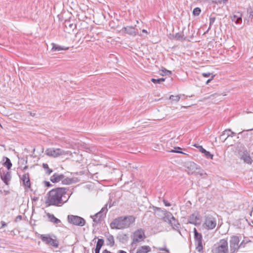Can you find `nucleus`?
<instances>
[{"label": "nucleus", "mask_w": 253, "mask_h": 253, "mask_svg": "<svg viewBox=\"0 0 253 253\" xmlns=\"http://www.w3.org/2000/svg\"><path fill=\"white\" fill-rule=\"evenodd\" d=\"M135 218L132 215L121 216L114 219L110 224L112 229H124L128 228L135 222Z\"/></svg>", "instance_id": "f03ea898"}, {"label": "nucleus", "mask_w": 253, "mask_h": 253, "mask_svg": "<svg viewBox=\"0 0 253 253\" xmlns=\"http://www.w3.org/2000/svg\"><path fill=\"white\" fill-rule=\"evenodd\" d=\"M236 134V133L233 131H232L231 130H230V131H227V132H226V136L225 137V138L224 139V141H225L226 140V139L228 137H233V136H234Z\"/></svg>", "instance_id": "a19ab883"}, {"label": "nucleus", "mask_w": 253, "mask_h": 253, "mask_svg": "<svg viewBox=\"0 0 253 253\" xmlns=\"http://www.w3.org/2000/svg\"><path fill=\"white\" fill-rule=\"evenodd\" d=\"M84 148L86 149V152L91 151L90 149L88 147H85Z\"/></svg>", "instance_id": "bf43d9fd"}, {"label": "nucleus", "mask_w": 253, "mask_h": 253, "mask_svg": "<svg viewBox=\"0 0 253 253\" xmlns=\"http://www.w3.org/2000/svg\"><path fill=\"white\" fill-rule=\"evenodd\" d=\"M211 74H212L210 72L203 73H202V76L204 77L208 78V77H210Z\"/></svg>", "instance_id": "49530a36"}, {"label": "nucleus", "mask_w": 253, "mask_h": 253, "mask_svg": "<svg viewBox=\"0 0 253 253\" xmlns=\"http://www.w3.org/2000/svg\"><path fill=\"white\" fill-rule=\"evenodd\" d=\"M0 178L3 182L7 185L9 184V181L10 180V173L9 171H7L6 173L4 172L3 174L0 173Z\"/></svg>", "instance_id": "a211bd4d"}, {"label": "nucleus", "mask_w": 253, "mask_h": 253, "mask_svg": "<svg viewBox=\"0 0 253 253\" xmlns=\"http://www.w3.org/2000/svg\"><path fill=\"white\" fill-rule=\"evenodd\" d=\"M162 212L164 215L163 219L165 222H167L169 223L172 219H174V217L170 212L166 210L162 211Z\"/></svg>", "instance_id": "f3484780"}, {"label": "nucleus", "mask_w": 253, "mask_h": 253, "mask_svg": "<svg viewBox=\"0 0 253 253\" xmlns=\"http://www.w3.org/2000/svg\"><path fill=\"white\" fill-rule=\"evenodd\" d=\"M42 166L43 169L45 170V173L46 174L49 175L52 172V169L49 168L48 165L47 164L43 163Z\"/></svg>", "instance_id": "2f4dec72"}, {"label": "nucleus", "mask_w": 253, "mask_h": 253, "mask_svg": "<svg viewBox=\"0 0 253 253\" xmlns=\"http://www.w3.org/2000/svg\"><path fill=\"white\" fill-rule=\"evenodd\" d=\"M94 253H100V252L99 251L94 250Z\"/></svg>", "instance_id": "338daca9"}, {"label": "nucleus", "mask_w": 253, "mask_h": 253, "mask_svg": "<svg viewBox=\"0 0 253 253\" xmlns=\"http://www.w3.org/2000/svg\"><path fill=\"white\" fill-rule=\"evenodd\" d=\"M187 169L189 172L194 173L196 172L197 169H199V166L193 162H190L187 164Z\"/></svg>", "instance_id": "6ab92c4d"}, {"label": "nucleus", "mask_w": 253, "mask_h": 253, "mask_svg": "<svg viewBox=\"0 0 253 253\" xmlns=\"http://www.w3.org/2000/svg\"><path fill=\"white\" fill-rule=\"evenodd\" d=\"M48 245H50L55 248H57L59 246V242L56 239H53L51 238V240H50V243Z\"/></svg>", "instance_id": "e433bc0d"}, {"label": "nucleus", "mask_w": 253, "mask_h": 253, "mask_svg": "<svg viewBox=\"0 0 253 253\" xmlns=\"http://www.w3.org/2000/svg\"><path fill=\"white\" fill-rule=\"evenodd\" d=\"M77 178L64 177L62 179V183L64 185H70L77 182Z\"/></svg>", "instance_id": "5701e85b"}, {"label": "nucleus", "mask_w": 253, "mask_h": 253, "mask_svg": "<svg viewBox=\"0 0 253 253\" xmlns=\"http://www.w3.org/2000/svg\"><path fill=\"white\" fill-rule=\"evenodd\" d=\"M146 238L144 230L142 228H139L136 230L131 236L132 242L131 245L132 246L137 243L144 241V239Z\"/></svg>", "instance_id": "20e7f679"}, {"label": "nucleus", "mask_w": 253, "mask_h": 253, "mask_svg": "<svg viewBox=\"0 0 253 253\" xmlns=\"http://www.w3.org/2000/svg\"><path fill=\"white\" fill-rule=\"evenodd\" d=\"M46 215L48 217L49 221L51 222L58 224L61 222V220L57 218H56L53 214H51L50 213H47Z\"/></svg>", "instance_id": "b1692460"}, {"label": "nucleus", "mask_w": 253, "mask_h": 253, "mask_svg": "<svg viewBox=\"0 0 253 253\" xmlns=\"http://www.w3.org/2000/svg\"><path fill=\"white\" fill-rule=\"evenodd\" d=\"M216 225V220L215 218L211 215H207L205 216L204 223L203 226L206 229L211 230L215 227Z\"/></svg>", "instance_id": "0eeeda50"}, {"label": "nucleus", "mask_w": 253, "mask_h": 253, "mask_svg": "<svg viewBox=\"0 0 253 253\" xmlns=\"http://www.w3.org/2000/svg\"><path fill=\"white\" fill-rule=\"evenodd\" d=\"M220 245L215 247L212 250V253H228V242L225 239H221L219 241Z\"/></svg>", "instance_id": "6e6552de"}, {"label": "nucleus", "mask_w": 253, "mask_h": 253, "mask_svg": "<svg viewBox=\"0 0 253 253\" xmlns=\"http://www.w3.org/2000/svg\"><path fill=\"white\" fill-rule=\"evenodd\" d=\"M107 245L113 247L115 244L114 238L113 235L109 234L107 238Z\"/></svg>", "instance_id": "7c9ffc66"}, {"label": "nucleus", "mask_w": 253, "mask_h": 253, "mask_svg": "<svg viewBox=\"0 0 253 253\" xmlns=\"http://www.w3.org/2000/svg\"><path fill=\"white\" fill-rule=\"evenodd\" d=\"M22 215H18L16 217L15 221L16 222H17V221H20V220H22Z\"/></svg>", "instance_id": "603ef678"}, {"label": "nucleus", "mask_w": 253, "mask_h": 253, "mask_svg": "<svg viewBox=\"0 0 253 253\" xmlns=\"http://www.w3.org/2000/svg\"><path fill=\"white\" fill-rule=\"evenodd\" d=\"M239 154L240 156V159L243 160L244 163L251 165L253 162V160L250 155L249 152H248L247 150L239 151Z\"/></svg>", "instance_id": "f8f14e48"}, {"label": "nucleus", "mask_w": 253, "mask_h": 253, "mask_svg": "<svg viewBox=\"0 0 253 253\" xmlns=\"http://www.w3.org/2000/svg\"><path fill=\"white\" fill-rule=\"evenodd\" d=\"M172 38L179 41H185L187 40V37L185 36L182 33H176L175 35H172Z\"/></svg>", "instance_id": "412c9836"}, {"label": "nucleus", "mask_w": 253, "mask_h": 253, "mask_svg": "<svg viewBox=\"0 0 253 253\" xmlns=\"http://www.w3.org/2000/svg\"><path fill=\"white\" fill-rule=\"evenodd\" d=\"M104 241L103 239H98L96 244L102 247L104 245Z\"/></svg>", "instance_id": "37998d69"}, {"label": "nucleus", "mask_w": 253, "mask_h": 253, "mask_svg": "<svg viewBox=\"0 0 253 253\" xmlns=\"http://www.w3.org/2000/svg\"><path fill=\"white\" fill-rule=\"evenodd\" d=\"M166 80L165 78H159V79H154L152 78L151 79V81L154 84H161L162 82H164Z\"/></svg>", "instance_id": "c9c22d12"}, {"label": "nucleus", "mask_w": 253, "mask_h": 253, "mask_svg": "<svg viewBox=\"0 0 253 253\" xmlns=\"http://www.w3.org/2000/svg\"><path fill=\"white\" fill-rule=\"evenodd\" d=\"M65 25L66 28L69 27L72 30H73L76 27L75 24L71 23L69 21H66L65 22Z\"/></svg>", "instance_id": "f704fd0d"}, {"label": "nucleus", "mask_w": 253, "mask_h": 253, "mask_svg": "<svg viewBox=\"0 0 253 253\" xmlns=\"http://www.w3.org/2000/svg\"><path fill=\"white\" fill-rule=\"evenodd\" d=\"M196 174L200 175L201 176H203V177H205L207 174L204 171V170L201 168V167L199 166V169H197L196 172H195Z\"/></svg>", "instance_id": "473e14b6"}, {"label": "nucleus", "mask_w": 253, "mask_h": 253, "mask_svg": "<svg viewBox=\"0 0 253 253\" xmlns=\"http://www.w3.org/2000/svg\"><path fill=\"white\" fill-rule=\"evenodd\" d=\"M45 154L49 157L56 158L67 153L60 148H49L46 149Z\"/></svg>", "instance_id": "1a4fd4ad"}, {"label": "nucleus", "mask_w": 253, "mask_h": 253, "mask_svg": "<svg viewBox=\"0 0 253 253\" xmlns=\"http://www.w3.org/2000/svg\"><path fill=\"white\" fill-rule=\"evenodd\" d=\"M189 220L188 221V223L198 225H200L201 223L202 216L199 211H196L189 216Z\"/></svg>", "instance_id": "9d476101"}, {"label": "nucleus", "mask_w": 253, "mask_h": 253, "mask_svg": "<svg viewBox=\"0 0 253 253\" xmlns=\"http://www.w3.org/2000/svg\"><path fill=\"white\" fill-rule=\"evenodd\" d=\"M215 20V17H210V26H212V25L214 23Z\"/></svg>", "instance_id": "c03bdc74"}, {"label": "nucleus", "mask_w": 253, "mask_h": 253, "mask_svg": "<svg viewBox=\"0 0 253 253\" xmlns=\"http://www.w3.org/2000/svg\"><path fill=\"white\" fill-rule=\"evenodd\" d=\"M69 47L64 46H61L56 43H52L51 51H60L61 50H67L69 49Z\"/></svg>", "instance_id": "aec40b11"}, {"label": "nucleus", "mask_w": 253, "mask_h": 253, "mask_svg": "<svg viewBox=\"0 0 253 253\" xmlns=\"http://www.w3.org/2000/svg\"><path fill=\"white\" fill-rule=\"evenodd\" d=\"M137 31V30L136 29V26L124 27L122 29V31L125 32L126 34L133 36H135L137 35L138 32Z\"/></svg>", "instance_id": "4468645a"}, {"label": "nucleus", "mask_w": 253, "mask_h": 253, "mask_svg": "<svg viewBox=\"0 0 253 253\" xmlns=\"http://www.w3.org/2000/svg\"><path fill=\"white\" fill-rule=\"evenodd\" d=\"M107 204L104 207H103L101 211L95 213L94 215H91L90 217L93 219L92 226L93 227L96 226L97 224L100 223L102 219L105 217L106 213L107 211Z\"/></svg>", "instance_id": "7ed1b4c3"}, {"label": "nucleus", "mask_w": 253, "mask_h": 253, "mask_svg": "<svg viewBox=\"0 0 253 253\" xmlns=\"http://www.w3.org/2000/svg\"><path fill=\"white\" fill-rule=\"evenodd\" d=\"M158 250L161 251H165L168 253L169 252V249H168L166 248H158Z\"/></svg>", "instance_id": "3c124183"}, {"label": "nucleus", "mask_w": 253, "mask_h": 253, "mask_svg": "<svg viewBox=\"0 0 253 253\" xmlns=\"http://www.w3.org/2000/svg\"><path fill=\"white\" fill-rule=\"evenodd\" d=\"M20 180L23 182V185L25 188H31V182L30 179V174L28 172L24 174L22 176L19 175Z\"/></svg>", "instance_id": "ddd939ff"}, {"label": "nucleus", "mask_w": 253, "mask_h": 253, "mask_svg": "<svg viewBox=\"0 0 253 253\" xmlns=\"http://www.w3.org/2000/svg\"><path fill=\"white\" fill-rule=\"evenodd\" d=\"M1 228H3L7 225V224L4 221H1Z\"/></svg>", "instance_id": "6e6d98bb"}, {"label": "nucleus", "mask_w": 253, "mask_h": 253, "mask_svg": "<svg viewBox=\"0 0 253 253\" xmlns=\"http://www.w3.org/2000/svg\"><path fill=\"white\" fill-rule=\"evenodd\" d=\"M211 26H210V25L209 24V27L208 28V29L207 30V31L205 33V34H206L207 33H208V32L209 31V30L211 29Z\"/></svg>", "instance_id": "052dcab7"}, {"label": "nucleus", "mask_w": 253, "mask_h": 253, "mask_svg": "<svg viewBox=\"0 0 253 253\" xmlns=\"http://www.w3.org/2000/svg\"><path fill=\"white\" fill-rule=\"evenodd\" d=\"M227 131H230V129H226L221 134L220 136V138L221 139H222L223 140V141L224 142V139L225 138L224 137V135L226 134V132H227Z\"/></svg>", "instance_id": "79ce46f5"}, {"label": "nucleus", "mask_w": 253, "mask_h": 253, "mask_svg": "<svg viewBox=\"0 0 253 253\" xmlns=\"http://www.w3.org/2000/svg\"><path fill=\"white\" fill-rule=\"evenodd\" d=\"M156 209L158 211H162V210L160 208H156Z\"/></svg>", "instance_id": "0e129e2a"}, {"label": "nucleus", "mask_w": 253, "mask_h": 253, "mask_svg": "<svg viewBox=\"0 0 253 253\" xmlns=\"http://www.w3.org/2000/svg\"><path fill=\"white\" fill-rule=\"evenodd\" d=\"M39 197H34L33 198H32V202H36L38 200Z\"/></svg>", "instance_id": "4d7b16f0"}, {"label": "nucleus", "mask_w": 253, "mask_h": 253, "mask_svg": "<svg viewBox=\"0 0 253 253\" xmlns=\"http://www.w3.org/2000/svg\"><path fill=\"white\" fill-rule=\"evenodd\" d=\"M198 149L201 153L205 154V156L207 158L210 159L211 160L213 159V155L211 154L209 151H208L205 149H204L202 146H198Z\"/></svg>", "instance_id": "4be33fe9"}, {"label": "nucleus", "mask_w": 253, "mask_h": 253, "mask_svg": "<svg viewBox=\"0 0 253 253\" xmlns=\"http://www.w3.org/2000/svg\"><path fill=\"white\" fill-rule=\"evenodd\" d=\"M245 246V243L244 242V241H243L240 245H239V248L242 247H244Z\"/></svg>", "instance_id": "5fc2aeb1"}, {"label": "nucleus", "mask_w": 253, "mask_h": 253, "mask_svg": "<svg viewBox=\"0 0 253 253\" xmlns=\"http://www.w3.org/2000/svg\"><path fill=\"white\" fill-rule=\"evenodd\" d=\"M215 76V75H212L211 78L206 81V84H208L209 83H210L211 81H212L214 79Z\"/></svg>", "instance_id": "de8ad7c7"}, {"label": "nucleus", "mask_w": 253, "mask_h": 253, "mask_svg": "<svg viewBox=\"0 0 253 253\" xmlns=\"http://www.w3.org/2000/svg\"><path fill=\"white\" fill-rule=\"evenodd\" d=\"M193 146L194 147H195L196 148H198V147L200 145H199L198 144H194Z\"/></svg>", "instance_id": "69168bd1"}, {"label": "nucleus", "mask_w": 253, "mask_h": 253, "mask_svg": "<svg viewBox=\"0 0 253 253\" xmlns=\"http://www.w3.org/2000/svg\"><path fill=\"white\" fill-rule=\"evenodd\" d=\"M102 253H112L109 251H108L107 250L105 249L103 252Z\"/></svg>", "instance_id": "13d9d810"}, {"label": "nucleus", "mask_w": 253, "mask_h": 253, "mask_svg": "<svg viewBox=\"0 0 253 253\" xmlns=\"http://www.w3.org/2000/svg\"><path fill=\"white\" fill-rule=\"evenodd\" d=\"M151 250L149 246H143L140 247L137 251L136 253H148Z\"/></svg>", "instance_id": "bb28decb"}, {"label": "nucleus", "mask_w": 253, "mask_h": 253, "mask_svg": "<svg viewBox=\"0 0 253 253\" xmlns=\"http://www.w3.org/2000/svg\"><path fill=\"white\" fill-rule=\"evenodd\" d=\"M169 224L171 226L173 230L177 231L180 235H181L180 231L181 225L175 217L174 219H172L170 223Z\"/></svg>", "instance_id": "dca6fc26"}, {"label": "nucleus", "mask_w": 253, "mask_h": 253, "mask_svg": "<svg viewBox=\"0 0 253 253\" xmlns=\"http://www.w3.org/2000/svg\"><path fill=\"white\" fill-rule=\"evenodd\" d=\"M44 183L46 187H49L52 186V184L49 181H44Z\"/></svg>", "instance_id": "8fccbe9b"}, {"label": "nucleus", "mask_w": 253, "mask_h": 253, "mask_svg": "<svg viewBox=\"0 0 253 253\" xmlns=\"http://www.w3.org/2000/svg\"><path fill=\"white\" fill-rule=\"evenodd\" d=\"M119 253H127L124 251L120 250L119 251Z\"/></svg>", "instance_id": "680f3d73"}, {"label": "nucleus", "mask_w": 253, "mask_h": 253, "mask_svg": "<svg viewBox=\"0 0 253 253\" xmlns=\"http://www.w3.org/2000/svg\"><path fill=\"white\" fill-rule=\"evenodd\" d=\"M228 0H222V2L224 3H226V2L228 1Z\"/></svg>", "instance_id": "774afa93"}, {"label": "nucleus", "mask_w": 253, "mask_h": 253, "mask_svg": "<svg viewBox=\"0 0 253 253\" xmlns=\"http://www.w3.org/2000/svg\"><path fill=\"white\" fill-rule=\"evenodd\" d=\"M101 247H101L100 246L96 244L95 248L94 250H97V251H99L100 252V250L101 249Z\"/></svg>", "instance_id": "864d4df0"}, {"label": "nucleus", "mask_w": 253, "mask_h": 253, "mask_svg": "<svg viewBox=\"0 0 253 253\" xmlns=\"http://www.w3.org/2000/svg\"><path fill=\"white\" fill-rule=\"evenodd\" d=\"M247 13L249 14V18L252 19L253 18V8L251 6H249L247 9Z\"/></svg>", "instance_id": "4c0bfd02"}, {"label": "nucleus", "mask_w": 253, "mask_h": 253, "mask_svg": "<svg viewBox=\"0 0 253 253\" xmlns=\"http://www.w3.org/2000/svg\"><path fill=\"white\" fill-rule=\"evenodd\" d=\"M28 168V167L27 166H25L23 168V170H26Z\"/></svg>", "instance_id": "e2e57ef3"}, {"label": "nucleus", "mask_w": 253, "mask_h": 253, "mask_svg": "<svg viewBox=\"0 0 253 253\" xmlns=\"http://www.w3.org/2000/svg\"><path fill=\"white\" fill-rule=\"evenodd\" d=\"M67 220L70 224L81 227L85 225L86 223V221L84 218L78 215H68Z\"/></svg>", "instance_id": "423d86ee"}, {"label": "nucleus", "mask_w": 253, "mask_h": 253, "mask_svg": "<svg viewBox=\"0 0 253 253\" xmlns=\"http://www.w3.org/2000/svg\"><path fill=\"white\" fill-rule=\"evenodd\" d=\"M193 232L196 249L199 253H203V247L202 245V235L201 233H200L197 231L196 228H194Z\"/></svg>", "instance_id": "39448f33"}, {"label": "nucleus", "mask_w": 253, "mask_h": 253, "mask_svg": "<svg viewBox=\"0 0 253 253\" xmlns=\"http://www.w3.org/2000/svg\"><path fill=\"white\" fill-rule=\"evenodd\" d=\"M68 190V187H57L52 189L47 194L48 196L45 203L48 206L61 207L68 201L70 198V196H68L66 200H64Z\"/></svg>", "instance_id": "f257e3e1"}, {"label": "nucleus", "mask_w": 253, "mask_h": 253, "mask_svg": "<svg viewBox=\"0 0 253 253\" xmlns=\"http://www.w3.org/2000/svg\"><path fill=\"white\" fill-rule=\"evenodd\" d=\"M240 242L239 237L232 236L230 240V248L231 253L237 252L239 249V243Z\"/></svg>", "instance_id": "9b49d317"}, {"label": "nucleus", "mask_w": 253, "mask_h": 253, "mask_svg": "<svg viewBox=\"0 0 253 253\" xmlns=\"http://www.w3.org/2000/svg\"><path fill=\"white\" fill-rule=\"evenodd\" d=\"M182 148L179 147H175L173 149H171L170 150H169L168 152L170 153H179V154H185V153L182 152L181 151Z\"/></svg>", "instance_id": "72a5a7b5"}, {"label": "nucleus", "mask_w": 253, "mask_h": 253, "mask_svg": "<svg viewBox=\"0 0 253 253\" xmlns=\"http://www.w3.org/2000/svg\"><path fill=\"white\" fill-rule=\"evenodd\" d=\"M163 202L164 204H165V205L167 207H169L171 206L170 203H169L167 200H166L165 199H163Z\"/></svg>", "instance_id": "a18cd8bd"}, {"label": "nucleus", "mask_w": 253, "mask_h": 253, "mask_svg": "<svg viewBox=\"0 0 253 253\" xmlns=\"http://www.w3.org/2000/svg\"><path fill=\"white\" fill-rule=\"evenodd\" d=\"M212 2L215 4H221L222 2V0H214L212 1Z\"/></svg>", "instance_id": "09e8293b"}, {"label": "nucleus", "mask_w": 253, "mask_h": 253, "mask_svg": "<svg viewBox=\"0 0 253 253\" xmlns=\"http://www.w3.org/2000/svg\"><path fill=\"white\" fill-rule=\"evenodd\" d=\"M180 98V97L179 95H176V96H174V95H170L169 97V99L172 101H175V102H177L179 100Z\"/></svg>", "instance_id": "ea45409f"}, {"label": "nucleus", "mask_w": 253, "mask_h": 253, "mask_svg": "<svg viewBox=\"0 0 253 253\" xmlns=\"http://www.w3.org/2000/svg\"><path fill=\"white\" fill-rule=\"evenodd\" d=\"M38 236L40 237L43 242L48 245L50 243V240H51V237L49 234H39Z\"/></svg>", "instance_id": "393cba45"}, {"label": "nucleus", "mask_w": 253, "mask_h": 253, "mask_svg": "<svg viewBox=\"0 0 253 253\" xmlns=\"http://www.w3.org/2000/svg\"><path fill=\"white\" fill-rule=\"evenodd\" d=\"M5 160V162L3 164V165L4 167H6V168L9 170L10 169L12 166V164L10 160V159L6 157H3V160Z\"/></svg>", "instance_id": "c756f323"}, {"label": "nucleus", "mask_w": 253, "mask_h": 253, "mask_svg": "<svg viewBox=\"0 0 253 253\" xmlns=\"http://www.w3.org/2000/svg\"><path fill=\"white\" fill-rule=\"evenodd\" d=\"M231 20L236 24L241 23L242 21V14L238 12V15H234L231 17Z\"/></svg>", "instance_id": "a878e982"}, {"label": "nucleus", "mask_w": 253, "mask_h": 253, "mask_svg": "<svg viewBox=\"0 0 253 253\" xmlns=\"http://www.w3.org/2000/svg\"><path fill=\"white\" fill-rule=\"evenodd\" d=\"M201 12V9L199 7L195 8L192 12L193 15L195 16H199Z\"/></svg>", "instance_id": "58836bf2"}, {"label": "nucleus", "mask_w": 253, "mask_h": 253, "mask_svg": "<svg viewBox=\"0 0 253 253\" xmlns=\"http://www.w3.org/2000/svg\"><path fill=\"white\" fill-rule=\"evenodd\" d=\"M117 239L120 242L124 244L127 241L128 237L126 234H120L117 236Z\"/></svg>", "instance_id": "cd10ccee"}, {"label": "nucleus", "mask_w": 253, "mask_h": 253, "mask_svg": "<svg viewBox=\"0 0 253 253\" xmlns=\"http://www.w3.org/2000/svg\"><path fill=\"white\" fill-rule=\"evenodd\" d=\"M159 74L161 76H170L172 74L171 71L168 70L163 67H162L161 69L160 70Z\"/></svg>", "instance_id": "c85d7f7f"}, {"label": "nucleus", "mask_w": 253, "mask_h": 253, "mask_svg": "<svg viewBox=\"0 0 253 253\" xmlns=\"http://www.w3.org/2000/svg\"><path fill=\"white\" fill-rule=\"evenodd\" d=\"M65 177L63 174H60L57 172L54 173L50 177V180L53 183H58L60 181H62V179Z\"/></svg>", "instance_id": "2eb2a0df"}]
</instances>
